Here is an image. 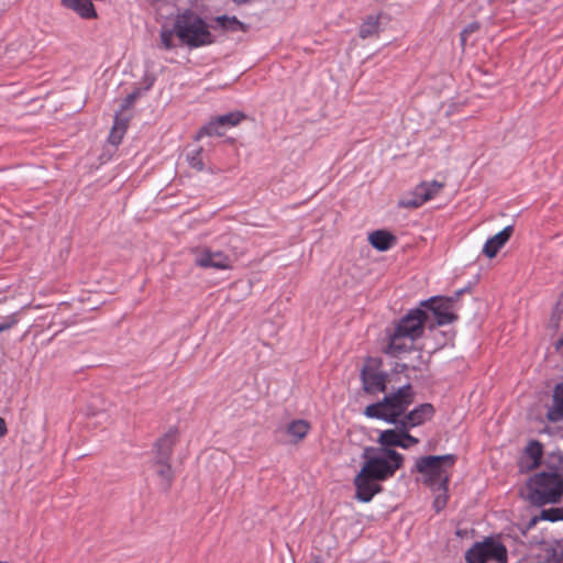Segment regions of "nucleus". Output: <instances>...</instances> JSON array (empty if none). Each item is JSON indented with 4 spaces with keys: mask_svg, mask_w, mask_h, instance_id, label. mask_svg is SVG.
<instances>
[{
    "mask_svg": "<svg viewBox=\"0 0 563 563\" xmlns=\"http://www.w3.org/2000/svg\"><path fill=\"white\" fill-rule=\"evenodd\" d=\"M362 459L365 462L353 483L355 497L362 503H368L382 490L377 482L391 477L402 466L404 455L394 449L365 446Z\"/></svg>",
    "mask_w": 563,
    "mask_h": 563,
    "instance_id": "1",
    "label": "nucleus"
},
{
    "mask_svg": "<svg viewBox=\"0 0 563 563\" xmlns=\"http://www.w3.org/2000/svg\"><path fill=\"white\" fill-rule=\"evenodd\" d=\"M415 396L411 385L406 384L396 391L385 395L380 401L368 405L364 415L386 422H399L413 404Z\"/></svg>",
    "mask_w": 563,
    "mask_h": 563,
    "instance_id": "2",
    "label": "nucleus"
},
{
    "mask_svg": "<svg viewBox=\"0 0 563 563\" xmlns=\"http://www.w3.org/2000/svg\"><path fill=\"white\" fill-rule=\"evenodd\" d=\"M527 489L533 505L558 503L563 494V477L555 472H541L528 479Z\"/></svg>",
    "mask_w": 563,
    "mask_h": 563,
    "instance_id": "3",
    "label": "nucleus"
},
{
    "mask_svg": "<svg viewBox=\"0 0 563 563\" xmlns=\"http://www.w3.org/2000/svg\"><path fill=\"white\" fill-rule=\"evenodd\" d=\"M456 462V455H427L417 459L416 470L423 476V482L430 487L448 486L450 470Z\"/></svg>",
    "mask_w": 563,
    "mask_h": 563,
    "instance_id": "4",
    "label": "nucleus"
},
{
    "mask_svg": "<svg viewBox=\"0 0 563 563\" xmlns=\"http://www.w3.org/2000/svg\"><path fill=\"white\" fill-rule=\"evenodd\" d=\"M175 33L181 43L189 47H199L213 42L206 22L190 11L176 18Z\"/></svg>",
    "mask_w": 563,
    "mask_h": 563,
    "instance_id": "5",
    "label": "nucleus"
},
{
    "mask_svg": "<svg viewBox=\"0 0 563 563\" xmlns=\"http://www.w3.org/2000/svg\"><path fill=\"white\" fill-rule=\"evenodd\" d=\"M178 432L176 429H169L155 443V456L152 462V468L156 474L159 485L165 489L169 488L174 479V471L169 463Z\"/></svg>",
    "mask_w": 563,
    "mask_h": 563,
    "instance_id": "6",
    "label": "nucleus"
},
{
    "mask_svg": "<svg viewBox=\"0 0 563 563\" xmlns=\"http://www.w3.org/2000/svg\"><path fill=\"white\" fill-rule=\"evenodd\" d=\"M465 560L467 563H507V550L501 543L487 539L468 549Z\"/></svg>",
    "mask_w": 563,
    "mask_h": 563,
    "instance_id": "7",
    "label": "nucleus"
},
{
    "mask_svg": "<svg viewBox=\"0 0 563 563\" xmlns=\"http://www.w3.org/2000/svg\"><path fill=\"white\" fill-rule=\"evenodd\" d=\"M444 187L443 183L432 180L422 181L411 192L401 197L398 206L407 209H415L435 197Z\"/></svg>",
    "mask_w": 563,
    "mask_h": 563,
    "instance_id": "8",
    "label": "nucleus"
},
{
    "mask_svg": "<svg viewBox=\"0 0 563 563\" xmlns=\"http://www.w3.org/2000/svg\"><path fill=\"white\" fill-rule=\"evenodd\" d=\"M464 290L461 289L452 297H432L421 302V306L427 307L434 316L438 325L452 323L457 319V316L452 311L454 302Z\"/></svg>",
    "mask_w": 563,
    "mask_h": 563,
    "instance_id": "9",
    "label": "nucleus"
},
{
    "mask_svg": "<svg viewBox=\"0 0 563 563\" xmlns=\"http://www.w3.org/2000/svg\"><path fill=\"white\" fill-rule=\"evenodd\" d=\"M379 363L369 358L361 369L363 390L367 394L384 393L386 390L387 374L378 369Z\"/></svg>",
    "mask_w": 563,
    "mask_h": 563,
    "instance_id": "10",
    "label": "nucleus"
},
{
    "mask_svg": "<svg viewBox=\"0 0 563 563\" xmlns=\"http://www.w3.org/2000/svg\"><path fill=\"white\" fill-rule=\"evenodd\" d=\"M427 318L426 311L416 308L400 319L394 331L408 338L410 342H413L422 335Z\"/></svg>",
    "mask_w": 563,
    "mask_h": 563,
    "instance_id": "11",
    "label": "nucleus"
},
{
    "mask_svg": "<svg viewBox=\"0 0 563 563\" xmlns=\"http://www.w3.org/2000/svg\"><path fill=\"white\" fill-rule=\"evenodd\" d=\"M195 263L202 268L227 269L230 267V260L221 251H211L210 249H200L196 251Z\"/></svg>",
    "mask_w": 563,
    "mask_h": 563,
    "instance_id": "12",
    "label": "nucleus"
},
{
    "mask_svg": "<svg viewBox=\"0 0 563 563\" xmlns=\"http://www.w3.org/2000/svg\"><path fill=\"white\" fill-rule=\"evenodd\" d=\"M434 415V408L431 404L426 402L420 406L413 408L412 410H408L407 413L401 418V424H406L408 428L418 427L426 421L432 419Z\"/></svg>",
    "mask_w": 563,
    "mask_h": 563,
    "instance_id": "13",
    "label": "nucleus"
},
{
    "mask_svg": "<svg viewBox=\"0 0 563 563\" xmlns=\"http://www.w3.org/2000/svg\"><path fill=\"white\" fill-rule=\"evenodd\" d=\"M512 232L514 227L507 225L500 232L489 238L483 246V253L488 258L495 257L498 251L509 241Z\"/></svg>",
    "mask_w": 563,
    "mask_h": 563,
    "instance_id": "14",
    "label": "nucleus"
},
{
    "mask_svg": "<svg viewBox=\"0 0 563 563\" xmlns=\"http://www.w3.org/2000/svg\"><path fill=\"white\" fill-rule=\"evenodd\" d=\"M391 423L395 424V429L384 430L379 433L377 439L378 448L394 449L395 446H406L405 442H402L401 422Z\"/></svg>",
    "mask_w": 563,
    "mask_h": 563,
    "instance_id": "15",
    "label": "nucleus"
},
{
    "mask_svg": "<svg viewBox=\"0 0 563 563\" xmlns=\"http://www.w3.org/2000/svg\"><path fill=\"white\" fill-rule=\"evenodd\" d=\"M545 417L553 423L563 421V382L554 387L552 406L549 407Z\"/></svg>",
    "mask_w": 563,
    "mask_h": 563,
    "instance_id": "16",
    "label": "nucleus"
},
{
    "mask_svg": "<svg viewBox=\"0 0 563 563\" xmlns=\"http://www.w3.org/2000/svg\"><path fill=\"white\" fill-rule=\"evenodd\" d=\"M60 3L82 19L97 18V12L91 0H60Z\"/></svg>",
    "mask_w": 563,
    "mask_h": 563,
    "instance_id": "17",
    "label": "nucleus"
},
{
    "mask_svg": "<svg viewBox=\"0 0 563 563\" xmlns=\"http://www.w3.org/2000/svg\"><path fill=\"white\" fill-rule=\"evenodd\" d=\"M396 241V236L386 230H376L368 235L371 245L380 252L389 250Z\"/></svg>",
    "mask_w": 563,
    "mask_h": 563,
    "instance_id": "18",
    "label": "nucleus"
},
{
    "mask_svg": "<svg viewBox=\"0 0 563 563\" xmlns=\"http://www.w3.org/2000/svg\"><path fill=\"white\" fill-rule=\"evenodd\" d=\"M412 345L413 342H410L408 338L394 331L389 335V344L386 352L393 357H399L401 353L410 352L412 350Z\"/></svg>",
    "mask_w": 563,
    "mask_h": 563,
    "instance_id": "19",
    "label": "nucleus"
},
{
    "mask_svg": "<svg viewBox=\"0 0 563 563\" xmlns=\"http://www.w3.org/2000/svg\"><path fill=\"white\" fill-rule=\"evenodd\" d=\"M525 453L531 461L527 465H523V461L521 462L520 470L522 472L533 470L540 465L543 454L542 444L537 440H532L527 445Z\"/></svg>",
    "mask_w": 563,
    "mask_h": 563,
    "instance_id": "20",
    "label": "nucleus"
},
{
    "mask_svg": "<svg viewBox=\"0 0 563 563\" xmlns=\"http://www.w3.org/2000/svg\"><path fill=\"white\" fill-rule=\"evenodd\" d=\"M380 15H368L360 26L358 35L361 38L366 40L369 37H377L380 32Z\"/></svg>",
    "mask_w": 563,
    "mask_h": 563,
    "instance_id": "21",
    "label": "nucleus"
},
{
    "mask_svg": "<svg viewBox=\"0 0 563 563\" xmlns=\"http://www.w3.org/2000/svg\"><path fill=\"white\" fill-rule=\"evenodd\" d=\"M310 429L309 423L306 420H295L287 427V432L294 438L295 442L301 441Z\"/></svg>",
    "mask_w": 563,
    "mask_h": 563,
    "instance_id": "22",
    "label": "nucleus"
},
{
    "mask_svg": "<svg viewBox=\"0 0 563 563\" xmlns=\"http://www.w3.org/2000/svg\"><path fill=\"white\" fill-rule=\"evenodd\" d=\"M128 128V122L125 120H120L119 117H115L114 125L111 129L109 135V142L113 145H118Z\"/></svg>",
    "mask_w": 563,
    "mask_h": 563,
    "instance_id": "23",
    "label": "nucleus"
},
{
    "mask_svg": "<svg viewBox=\"0 0 563 563\" xmlns=\"http://www.w3.org/2000/svg\"><path fill=\"white\" fill-rule=\"evenodd\" d=\"M217 23L225 31H244V25L235 16L229 18L227 15L218 16Z\"/></svg>",
    "mask_w": 563,
    "mask_h": 563,
    "instance_id": "24",
    "label": "nucleus"
},
{
    "mask_svg": "<svg viewBox=\"0 0 563 563\" xmlns=\"http://www.w3.org/2000/svg\"><path fill=\"white\" fill-rule=\"evenodd\" d=\"M245 118H246V115L243 112L235 111V112H230V113L220 115L217 118V120H218V123L221 124L222 128H224V126H235L241 121H243Z\"/></svg>",
    "mask_w": 563,
    "mask_h": 563,
    "instance_id": "25",
    "label": "nucleus"
},
{
    "mask_svg": "<svg viewBox=\"0 0 563 563\" xmlns=\"http://www.w3.org/2000/svg\"><path fill=\"white\" fill-rule=\"evenodd\" d=\"M223 134H224L223 128H222L221 124L218 123V120L216 119V120L210 121L208 124H206L205 126H202L198 131L197 139H200L203 135H207V136H212V135L222 136Z\"/></svg>",
    "mask_w": 563,
    "mask_h": 563,
    "instance_id": "26",
    "label": "nucleus"
},
{
    "mask_svg": "<svg viewBox=\"0 0 563 563\" xmlns=\"http://www.w3.org/2000/svg\"><path fill=\"white\" fill-rule=\"evenodd\" d=\"M432 490L435 493L433 507L437 512L441 511L448 503V486H435L431 487Z\"/></svg>",
    "mask_w": 563,
    "mask_h": 563,
    "instance_id": "27",
    "label": "nucleus"
},
{
    "mask_svg": "<svg viewBox=\"0 0 563 563\" xmlns=\"http://www.w3.org/2000/svg\"><path fill=\"white\" fill-rule=\"evenodd\" d=\"M538 563H563V543L559 545V550L548 549L544 559Z\"/></svg>",
    "mask_w": 563,
    "mask_h": 563,
    "instance_id": "28",
    "label": "nucleus"
},
{
    "mask_svg": "<svg viewBox=\"0 0 563 563\" xmlns=\"http://www.w3.org/2000/svg\"><path fill=\"white\" fill-rule=\"evenodd\" d=\"M541 518L548 521L563 520V509L550 508L541 511Z\"/></svg>",
    "mask_w": 563,
    "mask_h": 563,
    "instance_id": "29",
    "label": "nucleus"
},
{
    "mask_svg": "<svg viewBox=\"0 0 563 563\" xmlns=\"http://www.w3.org/2000/svg\"><path fill=\"white\" fill-rule=\"evenodd\" d=\"M175 33V27L173 30L164 29L161 31V42L164 48L172 49L175 47L173 43V37Z\"/></svg>",
    "mask_w": 563,
    "mask_h": 563,
    "instance_id": "30",
    "label": "nucleus"
},
{
    "mask_svg": "<svg viewBox=\"0 0 563 563\" xmlns=\"http://www.w3.org/2000/svg\"><path fill=\"white\" fill-rule=\"evenodd\" d=\"M402 429V442H405L406 446H401L402 449H408L411 445H416L419 443V439L411 435L409 433L411 428H408L406 424H401Z\"/></svg>",
    "mask_w": 563,
    "mask_h": 563,
    "instance_id": "31",
    "label": "nucleus"
},
{
    "mask_svg": "<svg viewBox=\"0 0 563 563\" xmlns=\"http://www.w3.org/2000/svg\"><path fill=\"white\" fill-rule=\"evenodd\" d=\"M200 154H201V148H199L191 156L188 157L189 165L194 169L199 170V172H201L203 169V162L201 159Z\"/></svg>",
    "mask_w": 563,
    "mask_h": 563,
    "instance_id": "32",
    "label": "nucleus"
},
{
    "mask_svg": "<svg viewBox=\"0 0 563 563\" xmlns=\"http://www.w3.org/2000/svg\"><path fill=\"white\" fill-rule=\"evenodd\" d=\"M140 96L141 89H136L130 95H128V97L124 100V103L122 104V109H128Z\"/></svg>",
    "mask_w": 563,
    "mask_h": 563,
    "instance_id": "33",
    "label": "nucleus"
},
{
    "mask_svg": "<svg viewBox=\"0 0 563 563\" xmlns=\"http://www.w3.org/2000/svg\"><path fill=\"white\" fill-rule=\"evenodd\" d=\"M415 352L417 353L418 361L410 360L404 365L405 368L420 369V365L422 364L421 354L418 351Z\"/></svg>",
    "mask_w": 563,
    "mask_h": 563,
    "instance_id": "34",
    "label": "nucleus"
},
{
    "mask_svg": "<svg viewBox=\"0 0 563 563\" xmlns=\"http://www.w3.org/2000/svg\"><path fill=\"white\" fill-rule=\"evenodd\" d=\"M18 322L16 318L14 316L8 317V319L0 323V333L3 331L9 330L11 327H13Z\"/></svg>",
    "mask_w": 563,
    "mask_h": 563,
    "instance_id": "35",
    "label": "nucleus"
},
{
    "mask_svg": "<svg viewBox=\"0 0 563 563\" xmlns=\"http://www.w3.org/2000/svg\"><path fill=\"white\" fill-rule=\"evenodd\" d=\"M478 29H479V23L472 22V23L467 24L462 31H464V33H466L468 35L473 32H476Z\"/></svg>",
    "mask_w": 563,
    "mask_h": 563,
    "instance_id": "36",
    "label": "nucleus"
},
{
    "mask_svg": "<svg viewBox=\"0 0 563 563\" xmlns=\"http://www.w3.org/2000/svg\"><path fill=\"white\" fill-rule=\"evenodd\" d=\"M7 423L3 418L0 417V438L4 437L7 434Z\"/></svg>",
    "mask_w": 563,
    "mask_h": 563,
    "instance_id": "37",
    "label": "nucleus"
},
{
    "mask_svg": "<svg viewBox=\"0 0 563 563\" xmlns=\"http://www.w3.org/2000/svg\"><path fill=\"white\" fill-rule=\"evenodd\" d=\"M460 38H461V45L464 47L465 44H466L467 34L464 33V31H462L461 34H460Z\"/></svg>",
    "mask_w": 563,
    "mask_h": 563,
    "instance_id": "38",
    "label": "nucleus"
},
{
    "mask_svg": "<svg viewBox=\"0 0 563 563\" xmlns=\"http://www.w3.org/2000/svg\"><path fill=\"white\" fill-rule=\"evenodd\" d=\"M5 54H7L8 58H11V56H10V54H11V49H10L9 47L7 48Z\"/></svg>",
    "mask_w": 563,
    "mask_h": 563,
    "instance_id": "39",
    "label": "nucleus"
},
{
    "mask_svg": "<svg viewBox=\"0 0 563 563\" xmlns=\"http://www.w3.org/2000/svg\"><path fill=\"white\" fill-rule=\"evenodd\" d=\"M563 345V338L558 342V346Z\"/></svg>",
    "mask_w": 563,
    "mask_h": 563,
    "instance_id": "40",
    "label": "nucleus"
}]
</instances>
